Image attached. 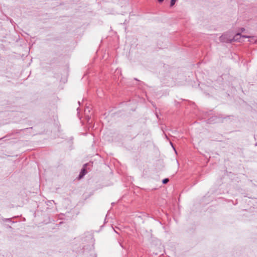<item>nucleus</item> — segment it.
Masks as SVG:
<instances>
[{
  "mask_svg": "<svg viewBox=\"0 0 257 257\" xmlns=\"http://www.w3.org/2000/svg\"><path fill=\"white\" fill-rule=\"evenodd\" d=\"M27 129H28V128H26L21 129V130H14V131H13V132L11 134H9L6 135V136H5L4 137H3L2 138H0V140L3 139L4 138H7L8 137H10L11 135H14V134H19L21 132L24 131H25L26 130H27Z\"/></svg>",
  "mask_w": 257,
  "mask_h": 257,
  "instance_id": "39448f33",
  "label": "nucleus"
},
{
  "mask_svg": "<svg viewBox=\"0 0 257 257\" xmlns=\"http://www.w3.org/2000/svg\"><path fill=\"white\" fill-rule=\"evenodd\" d=\"M242 37L243 38H248V36L241 35L240 33H236L234 36H232V42H236L238 41L239 42V40L240 39L241 37Z\"/></svg>",
  "mask_w": 257,
  "mask_h": 257,
  "instance_id": "20e7f679",
  "label": "nucleus"
},
{
  "mask_svg": "<svg viewBox=\"0 0 257 257\" xmlns=\"http://www.w3.org/2000/svg\"><path fill=\"white\" fill-rule=\"evenodd\" d=\"M73 250L77 253H83L84 252V248H81V246L79 247H77L76 246L74 247Z\"/></svg>",
  "mask_w": 257,
  "mask_h": 257,
  "instance_id": "423d86ee",
  "label": "nucleus"
},
{
  "mask_svg": "<svg viewBox=\"0 0 257 257\" xmlns=\"http://www.w3.org/2000/svg\"><path fill=\"white\" fill-rule=\"evenodd\" d=\"M4 221H9L12 223H14L15 222L12 220V218H5L3 219Z\"/></svg>",
  "mask_w": 257,
  "mask_h": 257,
  "instance_id": "6e6552de",
  "label": "nucleus"
},
{
  "mask_svg": "<svg viewBox=\"0 0 257 257\" xmlns=\"http://www.w3.org/2000/svg\"><path fill=\"white\" fill-rule=\"evenodd\" d=\"M164 0H158V2L159 3H162Z\"/></svg>",
  "mask_w": 257,
  "mask_h": 257,
  "instance_id": "9b49d317",
  "label": "nucleus"
},
{
  "mask_svg": "<svg viewBox=\"0 0 257 257\" xmlns=\"http://www.w3.org/2000/svg\"><path fill=\"white\" fill-rule=\"evenodd\" d=\"M92 162H89L84 164L77 178L78 179H82L89 171L92 170Z\"/></svg>",
  "mask_w": 257,
  "mask_h": 257,
  "instance_id": "f257e3e1",
  "label": "nucleus"
},
{
  "mask_svg": "<svg viewBox=\"0 0 257 257\" xmlns=\"http://www.w3.org/2000/svg\"><path fill=\"white\" fill-rule=\"evenodd\" d=\"M165 137H166V138L167 139V140H169V139L168 138V137H167V136L165 134Z\"/></svg>",
  "mask_w": 257,
  "mask_h": 257,
  "instance_id": "ddd939ff",
  "label": "nucleus"
},
{
  "mask_svg": "<svg viewBox=\"0 0 257 257\" xmlns=\"http://www.w3.org/2000/svg\"><path fill=\"white\" fill-rule=\"evenodd\" d=\"M240 30L241 32H243L245 31V29L244 28H241Z\"/></svg>",
  "mask_w": 257,
  "mask_h": 257,
  "instance_id": "9d476101",
  "label": "nucleus"
},
{
  "mask_svg": "<svg viewBox=\"0 0 257 257\" xmlns=\"http://www.w3.org/2000/svg\"><path fill=\"white\" fill-rule=\"evenodd\" d=\"M170 144L171 145V146H172V147L174 148V149H175V148H174V146H173V143H172L171 142H170Z\"/></svg>",
  "mask_w": 257,
  "mask_h": 257,
  "instance_id": "f8f14e48",
  "label": "nucleus"
},
{
  "mask_svg": "<svg viewBox=\"0 0 257 257\" xmlns=\"http://www.w3.org/2000/svg\"><path fill=\"white\" fill-rule=\"evenodd\" d=\"M230 116H232L231 115L223 116L222 114H219V115H218V116H213L211 117L210 118H209L208 119V120L209 122H211V121L216 120V119H217V118H218V119H220V118L226 119L227 118H230Z\"/></svg>",
  "mask_w": 257,
  "mask_h": 257,
  "instance_id": "7ed1b4c3",
  "label": "nucleus"
},
{
  "mask_svg": "<svg viewBox=\"0 0 257 257\" xmlns=\"http://www.w3.org/2000/svg\"><path fill=\"white\" fill-rule=\"evenodd\" d=\"M176 2V0H171L170 7H173L175 4Z\"/></svg>",
  "mask_w": 257,
  "mask_h": 257,
  "instance_id": "1a4fd4ad",
  "label": "nucleus"
},
{
  "mask_svg": "<svg viewBox=\"0 0 257 257\" xmlns=\"http://www.w3.org/2000/svg\"><path fill=\"white\" fill-rule=\"evenodd\" d=\"M232 35L229 32L223 34L220 37L219 40L221 42L225 43H231L232 42Z\"/></svg>",
  "mask_w": 257,
  "mask_h": 257,
  "instance_id": "f03ea898",
  "label": "nucleus"
},
{
  "mask_svg": "<svg viewBox=\"0 0 257 257\" xmlns=\"http://www.w3.org/2000/svg\"><path fill=\"white\" fill-rule=\"evenodd\" d=\"M169 181V180L168 178H165L163 180L162 183L164 184H167Z\"/></svg>",
  "mask_w": 257,
  "mask_h": 257,
  "instance_id": "0eeeda50",
  "label": "nucleus"
}]
</instances>
